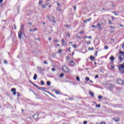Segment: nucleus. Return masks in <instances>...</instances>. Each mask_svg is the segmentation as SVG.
I'll use <instances>...</instances> for the list:
<instances>
[{"label": "nucleus", "mask_w": 124, "mask_h": 124, "mask_svg": "<svg viewBox=\"0 0 124 124\" xmlns=\"http://www.w3.org/2000/svg\"><path fill=\"white\" fill-rule=\"evenodd\" d=\"M119 58L120 62H122L123 60H124V52L123 51H120L119 54Z\"/></svg>", "instance_id": "f257e3e1"}, {"label": "nucleus", "mask_w": 124, "mask_h": 124, "mask_svg": "<svg viewBox=\"0 0 124 124\" xmlns=\"http://www.w3.org/2000/svg\"><path fill=\"white\" fill-rule=\"evenodd\" d=\"M62 69L63 71H64V72H65V73H67L68 72H69V69L66 65L63 66L62 67Z\"/></svg>", "instance_id": "f03ea898"}, {"label": "nucleus", "mask_w": 124, "mask_h": 124, "mask_svg": "<svg viewBox=\"0 0 124 124\" xmlns=\"http://www.w3.org/2000/svg\"><path fill=\"white\" fill-rule=\"evenodd\" d=\"M118 84H120L121 85H124V80L121 79H118L117 80Z\"/></svg>", "instance_id": "7ed1b4c3"}, {"label": "nucleus", "mask_w": 124, "mask_h": 124, "mask_svg": "<svg viewBox=\"0 0 124 124\" xmlns=\"http://www.w3.org/2000/svg\"><path fill=\"white\" fill-rule=\"evenodd\" d=\"M22 33H23V32H22V31H18V38L19 39H21L22 38Z\"/></svg>", "instance_id": "20e7f679"}, {"label": "nucleus", "mask_w": 124, "mask_h": 124, "mask_svg": "<svg viewBox=\"0 0 124 124\" xmlns=\"http://www.w3.org/2000/svg\"><path fill=\"white\" fill-rule=\"evenodd\" d=\"M11 91L13 93L14 95H16V89L15 88H12Z\"/></svg>", "instance_id": "39448f33"}, {"label": "nucleus", "mask_w": 124, "mask_h": 124, "mask_svg": "<svg viewBox=\"0 0 124 124\" xmlns=\"http://www.w3.org/2000/svg\"><path fill=\"white\" fill-rule=\"evenodd\" d=\"M115 68V65H114V64L113 62H110V69H114Z\"/></svg>", "instance_id": "423d86ee"}, {"label": "nucleus", "mask_w": 124, "mask_h": 124, "mask_svg": "<svg viewBox=\"0 0 124 124\" xmlns=\"http://www.w3.org/2000/svg\"><path fill=\"white\" fill-rule=\"evenodd\" d=\"M33 119L34 120H37V118H38V113L35 114L33 116Z\"/></svg>", "instance_id": "0eeeda50"}, {"label": "nucleus", "mask_w": 124, "mask_h": 124, "mask_svg": "<svg viewBox=\"0 0 124 124\" xmlns=\"http://www.w3.org/2000/svg\"><path fill=\"white\" fill-rule=\"evenodd\" d=\"M62 45L63 46H65V45H66V43H65V41H64V39H62Z\"/></svg>", "instance_id": "6e6552de"}, {"label": "nucleus", "mask_w": 124, "mask_h": 124, "mask_svg": "<svg viewBox=\"0 0 124 124\" xmlns=\"http://www.w3.org/2000/svg\"><path fill=\"white\" fill-rule=\"evenodd\" d=\"M109 59L110 61H111V62H114V61L115 60V58L113 56H111V57H110Z\"/></svg>", "instance_id": "1a4fd4ad"}, {"label": "nucleus", "mask_w": 124, "mask_h": 124, "mask_svg": "<svg viewBox=\"0 0 124 124\" xmlns=\"http://www.w3.org/2000/svg\"><path fill=\"white\" fill-rule=\"evenodd\" d=\"M112 120L115 122H119V118L118 117H115L112 118Z\"/></svg>", "instance_id": "9d476101"}, {"label": "nucleus", "mask_w": 124, "mask_h": 124, "mask_svg": "<svg viewBox=\"0 0 124 124\" xmlns=\"http://www.w3.org/2000/svg\"><path fill=\"white\" fill-rule=\"evenodd\" d=\"M70 65L73 66L74 64H75V62H74V61H71L70 62Z\"/></svg>", "instance_id": "9b49d317"}, {"label": "nucleus", "mask_w": 124, "mask_h": 124, "mask_svg": "<svg viewBox=\"0 0 124 124\" xmlns=\"http://www.w3.org/2000/svg\"><path fill=\"white\" fill-rule=\"evenodd\" d=\"M97 27H98V29L99 30H101V29H102V28L101 27V24L100 23H98L97 24Z\"/></svg>", "instance_id": "f8f14e48"}, {"label": "nucleus", "mask_w": 124, "mask_h": 124, "mask_svg": "<svg viewBox=\"0 0 124 124\" xmlns=\"http://www.w3.org/2000/svg\"><path fill=\"white\" fill-rule=\"evenodd\" d=\"M38 90H42V91H43V90H46L47 88H44V87H38Z\"/></svg>", "instance_id": "ddd939ff"}, {"label": "nucleus", "mask_w": 124, "mask_h": 124, "mask_svg": "<svg viewBox=\"0 0 124 124\" xmlns=\"http://www.w3.org/2000/svg\"><path fill=\"white\" fill-rule=\"evenodd\" d=\"M55 93H56L57 94H60V93H61L60 90H56L55 91Z\"/></svg>", "instance_id": "4468645a"}, {"label": "nucleus", "mask_w": 124, "mask_h": 124, "mask_svg": "<svg viewBox=\"0 0 124 124\" xmlns=\"http://www.w3.org/2000/svg\"><path fill=\"white\" fill-rule=\"evenodd\" d=\"M37 78V75H36V74H35L33 77L34 80H36Z\"/></svg>", "instance_id": "2eb2a0df"}, {"label": "nucleus", "mask_w": 124, "mask_h": 124, "mask_svg": "<svg viewBox=\"0 0 124 124\" xmlns=\"http://www.w3.org/2000/svg\"><path fill=\"white\" fill-rule=\"evenodd\" d=\"M25 26H24V25H22V26H21V28H20V31H23V30H24V27Z\"/></svg>", "instance_id": "dca6fc26"}, {"label": "nucleus", "mask_w": 124, "mask_h": 124, "mask_svg": "<svg viewBox=\"0 0 124 124\" xmlns=\"http://www.w3.org/2000/svg\"><path fill=\"white\" fill-rule=\"evenodd\" d=\"M94 59H95V58L93 56H90V60L91 61H93V60H94Z\"/></svg>", "instance_id": "f3484780"}, {"label": "nucleus", "mask_w": 124, "mask_h": 124, "mask_svg": "<svg viewBox=\"0 0 124 124\" xmlns=\"http://www.w3.org/2000/svg\"><path fill=\"white\" fill-rule=\"evenodd\" d=\"M84 38H89V39H92V36H85L84 37Z\"/></svg>", "instance_id": "a211bd4d"}, {"label": "nucleus", "mask_w": 124, "mask_h": 124, "mask_svg": "<svg viewBox=\"0 0 124 124\" xmlns=\"http://www.w3.org/2000/svg\"><path fill=\"white\" fill-rule=\"evenodd\" d=\"M66 36H68V37H70V34H69V32H66Z\"/></svg>", "instance_id": "6ab92c4d"}, {"label": "nucleus", "mask_w": 124, "mask_h": 124, "mask_svg": "<svg viewBox=\"0 0 124 124\" xmlns=\"http://www.w3.org/2000/svg\"><path fill=\"white\" fill-rule=\"evenodd\" d=\"M42 3H43V0H40L39 1V5H41V4H42Z\"/></svg>", "instance_id": "aec40b11"}, {"label": "nucleus", "mask_w": 124, "mask_h": 124, "mask_svg": "<svg viewBox=\"0 0 124 124\" xmlns=\"http://www.w3.org/2000/svg\"><path fill=\"white\" fill-rule=\"evenodd\" d=\"M89 94H90V95H91V96H93V95H94L93 93L92 92H90Z\"/></svg>", "instance_id": "412c9836"}, {"label": "nucleus", "mask_w": 124, "mask_h": 124, "mask_svg": "<svg viewBox=\"0 0 124 124\" xmlns=\"http://www.w3.org/2000/svg\"><path fill=\"white\" fill-rule=\"evenodd\" d=\"M64 76V74L63 73H62L60 75V77L61 78H62V77H63V76Z\"/></svg>", "instance_id": "4be33fe9"}, {"label": "nucleus", "mask_w": 124, "mask_h": 124, "mask_svg": "<svg viewBox=\"0 0 124 124\" xmlns=\"http://www.w3.org/2000/svg\"><path fill=\"white\" fill-rule=\"evenodd\" d=\"M46 84H47V86H50V85H51V82H50V81H47Z\"/></svg>", "instance_id": "5701e85b"}, {"label": "nucleus", "mask_w": 124, "mask_h": 124, "mask_svg": "<svg viewBox=\"0 0 124 124\" xmlns=\"http://www.w3.org/2000/svg\"><path fill=\"white\" fill-rule=\"evenodd\" d=\"M31 84H32V85L33 86H34L35 87H36V88H37V89H38V87L37 86V85L35 84H34L33 83L31 82Z\"/></svg>", "instance_id": "b1692460"}, {"label": "nucleus", "mask_w": 124, "mask_h": 124, "mask_svg": "<svg viewBox=\"0 0 124 124\" xmlns=\"http://www.w3.org/2000/svg\"><path fill=\"white\" fill-rule=\"evenodd\" d=\"M112 13H113V14H114V15H115L116 16H118V14L115 11L112 12Z\"/></svg>", "instance_id": "393cba45"}, {"label": "nucleus", "mask_w": 124, "mask_h": 124, "mask_svg": "<svg viewBox=\"0 0 124 124\" xmlns=\"http://www.w3.org/2000/svg\"><path fill=\"white\" fill-rule=\"evenodd\" d=\"M85 80L86 81H89L90 80V78L89 77H86L85 78Z\"/></svg>", "instance_id": "a878e982"}, {"label": "nucleus", "mask_w": 124, "mask_h": 124, "mask_svg": "<svg viewBox=\"0 0 124 124\" xmlns=\"http://www.w3.org/2000/svg\"><path fill=\"white\" fill-rule=\"evenodd\" d=\"M109 88L110 89H112V88H114V85H112V84H110L109 85Z\"/></svg>", "instance_id": "bb28decb"}, {"label": "nucleus", "mask_w": 124, "mask_h": 124, "mask_svg": "<svg viewBox=\"0 0 124 124\" xmlns=\"http://www.w3.org/2000/svg\"><path fill=\"white\" fill-rule=\"evenodd\" d=\"M41 84L42 86H43L45 85V83H44L43 82V81H41Z\"/></svg>", "instance_id": "cd10ccee"}, {"label": "nucleus", "mask_w": 124, "mask_h": 124, "mask_svg": "<svg viewBox=\"0 0 124 124\" xmlns=\"http://www.w3.org/2000/svg\"><path fill=\"white\" fill-rule=\"evenodd\" d=\"M76 79L78 81V82H80V78L78 77H77Z\"/></svg>", "instance_id": "c85d7f7f"}, {"label": "nucleus", "mask_w": 124, "mask_h": 124, "mask_svg": "<svg viewBox=\"0 0 124 124\" xmlns=\"http://www.w3.org/2000/svg\"><path fill=\"white\" fill-rule=\"evenodd\" d=\"M30 31H31V32H32L34 31V30H33V29L31 28V29L30 30Z\"/></svg>", "instance_id": "c756f323"}, {"label": "nucleus", "mask_w": 124, "mask_h": 124, "mask_svg": "<svg viewBox=\"0 0 124 124\" xmlns=\"http://www.w3.org/2000/svg\"><path fill=\"white\" fill-rule=\"evenodd\" d=\"M96 107L98 108H100V105L99 104V105H96Z\"/></svg>", "instance_id": "7c9ffc66"}, {"label": "nucleus", "mask_w": 124, "mask_h": 124, "mask_svg": "<svg viewBox=\"0 0 124 124\" xmlns=\"http://www.w3.org/2000/svg\"><path fill=\"white\" fill-rule=\"evenodd\" d=\"M42 7L43 8H45L46 7V5L44 4V5H42Z\"/></svg>", "instance_id": "2f4dec72"}, {"label": "nucleus", "mask_w": 124, "mask_h": 124, "mask_svg": "<svg viewBox=\"0 0 124 124\" xmlns=\"http://www.w3.org/2000/svg\"><path fill=\"white\" fill-rule=\"evenodd\" d=\"M4 63L5 64H7V61L4 60Z\"/></svg>", "instance_id": "473e14b6"}, {"label": "nucleus", "mask_w": 124, "mask_h": 124, "mask_svg": "<svg viewBox=\"0 0 124 124\" xmlns=\"http://www.w3.org/2000/svg\"><path fill=\"white\" fill-rule=\"evenodd\" d=\"M94 56H95V57H96V56H97V51H95V53H94Z\"/></svg>", "instance_id": "72a5a7b5"}, {"label": "nucleus", "mask_w": 124, "mask_h": 124, "mask_svg": "<svg viewBox=\"0 0 124 124\" xmlns=\"http://www.w3.org/2000/svg\"><path fill=\"white\" fill-rule=\"evenodd\" d=\"M98 98L99 99H101V98H102V96H101V95H99V96H98Z\"/></svg>", "instance_id": "f704fd0d"}, {"label": "nucleus", "mask_w": 124, "mask_h": 124, "mask_svg": "<svg viewBox=\"0 0 124 124\" xmlns=\"http://www.w3.org/2000/svg\"><path fill=\"white\" fill-rule=\"evenodd\" d=\"M105 49L106 50H107V49H108V46H105Z\"/></svg>", "instance_id": "c9c22d12"}, {"label": "nucleus", "mask_w": 124, "mask_h": 124, "mask_svg": "<svg viewBox=\"0 0 124 124\" xmlns=\"http://www.w3.org/2000/svg\"><path fill=\"white\" fill-rule=\"evenodd\" d=\"M44 64H48V63L47 62H46V61H45L44 62Z\"/></svg>", "instance_id": "e433bc0d"}, {"label": "nucleus", "mask_w": 124, "mask_h": 124, "mask_svg": "<svg viewBox=\"0 0 124 124\" xmlns=\"http://www.w3.org/2000/svg\"><path fill=\"white\" fill-rule=\"evenodd\" d=\"M17 96H20V93L17 92Z\"/></svg>", "instance_id": "4c0bfd02"}, {"label": "nucleus", "mask_w": 124, "mask_h": 124, "mask_svg": "<svg viewBox=\"0 0 124 124\" xmlns=\"http://www.w3.org/2000/svg\"><path fill=\"white\" fill-rule=\"evenodd\" d=\"M77 37V38H78V39H80L81 38V36H80L79 35H78Z\"/></svg>", "instance_id": "58836bf2"}, {"label": "nucleus", "mask_w": 124, "mask_h": 124, "mask_svg": "<svg viewBox=\"0 0 124 124\" xmlns=\"http://www.w3.org/2000/svg\"><path fill=\"white\" fill-rule=\"evenodd\" d=\"M76 46H77V45H73V47L74 48H76Z\"/></svg>", "instance_id": "ea45409f"}, {"label": "nucleus", "mask_w": 124, "mask_h": 124, "mask_svg": "<svg viewBox=\"0 0 124 124\" xmlns=\"http://www.w3.org/2000/svg\"><path fill=\"white\" fill-rule=\"evenodd\" d=\"M58 52L59 54H60V53H62V50L59 49Z\"/></svg>", "instance_id": "a19ab883"}, {"label": "nucleus", "mask_w": 124, "mask_h": 124, "mask_svg": "<svg viewBox=\"0 0 124 124\" xmlns=\"http://www.w3.org/2000/svg\"><path fill=\"white\" fill-rule=\"evenodd\" d=\"M89 50H93V47H92V48L89 47Z\"/></svg>", "instance_id": "79ce46f5"}, {"label": "nucleus", "mask_w": 124, "mask_h": 124, "mask_svg": "<svg viewBox=\"0 0 124 124\" xmlns=\"http://www.w3.org/2000/svg\"><path fill=\"white\" fill-rule=\"evenodd\" d=\"M46 5H47V6H48V7H50V3H47Z\"/></svg>", "instance_id": "37998d69"}, {"label": "nucleus", "mask_w": 124, "mask_h": 124, "mask_svg": "<svg viewBox=\"0 0 124 124\" xmlns=\"http://www.w3.org/2000/svg\"><path fill=\"white\" fill-rule=\"evenodd\" d=\"M57 10L58 11H61V10L60 9V8H57Z\"/></svg>", "instance_id": "c03bdc74"}, {"label": "nucleus", "mask_w": 124, "mask_h": 124, "mask_svg": "<svg viewBox=\"0 0 124 124\" xmlns=\"http://www.w3.org/2000/svg\"><path fill=\"white\" fill-rule=\"evenodd\" d=\"M51 69H52V70L53 71H56V69H55V68H52Z\"/></svg>", "instance_id": "a18cd8bd"}, {"label": "nucleus", "mask_w": 124, "mask_h": 124, "mask_svg": "<svg viewBox=\"0 0 124 124\" xmlns=\"http://www.w3.org/2000/svg\"><path fill=\"white\" fill-rule=\"evenodd\" d=\"M98 78V75H96L95 76V79H96V78Z\"/></svg>", "instance_id": "49530a36"}, {"label": "nucleus", "mask_w": 124, "mask_h": 124, "mask_svg": "<svg viewBox=\"0 0 124 124\" xmlns=\"http://www.w3.org/2000/svg\"><path fill=\"white\" fill-rule=\"evenodd\" d=\"M99 124H106L105 122L100 123Z\"/></svg>", "instance_id": "de8ad7c7"}, {"label": "nucleus", "mask_w": 124, "mask_h": 124, "mask_svg": "<svg viewBox=\"0 0 124 124\" xmlns=\"http://www.w3.org/2000/svg\"><path fill=\"white\" fill-rule=\"evenodd\" d=\"M87 44H91V42L90 41H88L87 42Z\"/></svg>", "instance_id": "09e8293b"}, {"label": "nucleus", "mask_w": 124, "mask_h": 124, "mask_svg": "<svg viewBox=\"0 0 124 124\" xmlns=\"http://www.w3.org/2000/svg\"><path fill=\"white\" fill-rule=\"evenodd\" d=\"M87 121H84L83 124H87Z\"/></svg>", "instance_id": "8fccbe9b"}, {"label": "nucleus", "mask_w": 124, "mask_h": 124, "mask_svg": "<svg viewBox=\"0 0 124 124\" xmlns=\"http://www.w3.org/2000/svg\"><path fill=\"white\" fill-rule=\"evenodd\" d=\"M48 21H49L50 22H52V19L49 18L48 19Z\"/></svg>", "instance_id": "3c124183"}, {"label": "nucleus", "mask_w": 124, "mask_h": 124, "mask_svg": "<svg viewBox=\"0 0 124 124\" xmlns=\"http://www.w3.org/2000/svg\"><path fill=\"white\" fill-rule=\"evenodd\" d=\"M82 33H83V31H79V34H81Z\"/></svg>", "instance_id": "603ef678"}, {"label": "nucleus", "mask_w": 124, "mask_h": 124, "mask_svg": "<svg viewBox=\"0 0 124 124\" xmlns=\"http://www.w3.org/2000/svg\"><path fill=\"white\" fill-rule=\"evenodd\" d=\"M114 32H115V31H110V33H114Z\"/></svg>", "instance_id": "864d4df0"}, {"label": "nucleus", "mask_w": 124, "mask_h": 124, "mask_svg": "<svg viewBox=\"0 0 124 124\" xmlns=\"http://www.w3.org/2000/svg\"><path fill=\"white\" fill-rule=\"evenodd\" d=\"M48 39H49V41H51V40H52V38L49 37Z\"/></svg>", "instance_id": "5fc2aeb1"}, {"label": "nucleus", "mask_w": 124, "mask_h": 124, "mask_svg": "<svg viewBox=\"0 0 124 124\" xmlns=\"http://www.w3.org/2000/svg\"><path fill=\"white\" fill-rule=\"evenodd\" d=\"M69 44H73V42H69Z\"/></svg>", "instance_id": "6e6d98bb"}, {"label": "nucleus", "mask_w": 124, "mask_h": 124, "mask_svg": "<svg viewBox=\"0 0 124 124\" xmlns=\"http://www.w3.org/2000/svg\"><path fill=\"white\" fill-rule=\"evenodd\" d=\"M120 27H121L122 28H123V27H124V25L123 24H120Z\"/></svg>", "instance_id": "4d7b16f0"}, {"label": "nucleus", "mask_w": 124, "mask_h": 124, "mask_svg": "<svg viewBox=\"0 0 124 124\" xmlns=\"http://www.w3.org/2000/svg\"><path fill=\"white\" fill-rule=\"evenodd\" d=\"M2 1H3V0H0V3H2Z\"/></svg>", "instance_id": "13d9d810"}, {"label": "nucleus", "mask_w": 124, "mask_h": 124, "mask_svg": "<svg viewBox=\"0 0 124 124\" xmlns=\"http://www.w3.org/2000/svg\"><path fill=\"white\" fill-rule=\"evenodd\" d=\"M53 23H56V20H55V19H54L53 21H52Z\"/></svg>", "instance_id": "bf43d9fd"}, {"label": "nucleus", "mask_w": 124, "mask_h": 124, "mask_svg": "<svg viewBox=\"0 0 124 124\" xmlns=\"http://www.w3.org/2000/svg\"><path fill=\"white\" fill-rule=\"evenodd\" d=\"M68 49H68V51L69 52H71V51H70L71 48H70V47H69Z\"/></svg>", "instance_id": "052dcab7"}, {"label": "nucleus", "mask_w": 124, "mask_h": 124, "mask_svg": "<svg viewBox=\"0 0 124 124\" xmlns=\"http://www.w3.org/2000/svg\"><path fill=\"white\" fill-rule=\"evenodd\" d=\"M67 60H69L70 59V57L69 56H67V58H66Z\"/></svg>", "instance_id": "680f3d73"}, {"label": "nucleus", "mask_w": 124, "mask_h": 124, "mask_svg": "<svg viewBox=\"0 0 124 124\" xmlns=\"http://www.w3.org/2000/svg\"><path fill=\"white\" fill-rule=\"evenodd\" d=\"M91 18H89L87 19V22H89V21H91Z\"/></svg>", "instance_id": "e2e57ef3"}, {"label": "nucleus", "mask_w": 124, "mask_h": 124, "mask_svg": "<svg viewBox=\"0 0 124 124\" xmlns=\"http://www.w3.org/2000/svg\"><path fill=\"white\" fill-rule=\"evenodd\" d=\"M52 19H53V20H55V16H52Z\"/></svg>", "instance_id": "0e129e2a"}, {"label": "nucleus", "mask_w": 124, "mask_h": 124, "mask_svg": "<svg viewBox=\"0 0 124 124\" xmlns=\"http://www.w3.org/2000/svg\"><path fill=\"white\" fill-rule=\"evenodd\" d=\"M57 5H58V6H60V5H61V4H60V3L58 2V3H57Z\"/></svg>", "instance_id": "69168bd1"}, {"label": "nucleus", "mask_w": 124, "mask_h": 124, "mask_svg": "<svg viewBox=\"0 0 124 124\" xmlns=\"http://www.w3.org/2000/svg\"><path fill=\"white\" fill-rule=\"evenodd\" d=\"M64 27H65V28H67V27H68V25H65Z\"/></svg>", "instance_id": "338daca9"}, {"label": "nucleus", "mask_w": 124, "mask_h": 124, "mask_svg": "<svg viewBox=\"0 0 124 124\" xmlns=\"http://www.w3.org/2000/svg\"><path fill=\"white\" fill-rule=\"evenodd\" d=\"M33 30H34V31H37V29L36 28H34Z\"/></svg>", "instance_id": "774afa93"}]
</instances>
